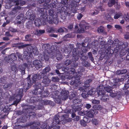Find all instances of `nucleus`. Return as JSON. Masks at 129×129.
<instances>
[{"mask_svg":"<svg viewBox=\"0 0 129 129\" xmlns=\"http://www.w3.org/2000/svg\"><path fill=\"white\" fill-rule=\"evenodd\" d=\"M5 60L10 64L13 63L14 61L17 59L16 54L12 53L8 56H6L5 58Z\"/></svg>","mask_w":129,"mask_h":129,"instance_id":"nucleus-6","label":"nucleus"},{"mask_svg":"<svg viewBox=\"0 0 129 129\" xmlns=\"http://www.w3.org/2000/svg\"><path fill=\"white\" fill-rule=\"evenodd\" d=\"M72 62V61L71 60L68 59L64 61V64L66 66H68Z\"/></svg>","mask_w":129,"mask_h":129,"instance_id":"nucleus-42","label":"nucleus"},{"mask_svg":"<svg viewBox=\"0 0 129 129\" xmlns=\"http://www.w3.org/2000/svg\"><path fill=\"white\" fill-rule=\"evenodd\" d=\"M27 118L25 116H23L22 117H21L20 118V120L19 121L20 122H21L24 123L27 120Z\"/></svg>","mask_w":129,"mask_h":129,"instance_id":"nucleus-33","label":"nucleus"},{"mask_svg":"<svg viewBox=\"0 0 129 129\" xmlns=\"http://www.w3.org/2000/svg\"><path fill=\"white\" fill-rule=\"evenodd\" d=\"M124 19L127 22H129V15L128 13H127L126 15H124Z\"/></svg>","mask_w":129,"mask_h":129,"instance_id":"nucleus-60","label":"nucleus"},{"mask_svg":"<svg viewBox=\"0 0 129 129\" xmlns=\"http://www.w3.org/2000/svg\"><path fill=\"white\" fill-rule=\"evenodd\" d=\"M95 89L94 88L91 89L87 92L89 95H92L95 93Z\"/></svg>","mask_w":129,"mask_h":129,"instance_id":"nucleus-36","label":"nucleus"},{"mask_svg":"<svg viewBox=\"0 0 129 129\" xmlns=\"http://www.w3.org/2000/svg\"><path fill=\"white\" fill-rule=\"evenodd\" d=\"M60 116L58 115H56L53 119V122L55 124H60L62 123L61 121H60L59 119Z\"/></svg>","mask_w":129,"mask_h":129,"instance_id":"nucleus-16","label":"nucleus"},{"mask_svg":"<svg viewBox=\"0 0 129 129\" xmlns=\"http://www.w3.org/2000/svg\"><path fill=\"white\" fill-rule=\"evenodd\" d=\"M37 35H39L40 34H42L45 33V31L44 30H37Z\"/></svg>","mask_w":129,"mask_h":129,"instance_id":"nucleus-56","label":"nucleus"},{"mask_svg":"<svg viewBox=\"0 0 129 129\" xmlns=\"http://www.w3.org/2000/svg\"><path fill=\"white\" fill-rule=\"evenodd\" d=\"M95 109H91L88 112L89 116L92 118L94 117V114L95 115L97 113V112H96V110H100L102 109L101 106L98 105H96L94 106Z\"/></svg>","mask_w":129,"mask_h":129,"instance_id":"nucleus-7","label":"nucleus"},{"mask_svg":"<svg viewBox=\"0 0 129 129\" xmlns=\"http://www.w3.org/2000/svg\"><path fill=\"white\" fill-rule=\"evenodd\" d=\"M45 17V19L44 20H45V21H46V20H47L48 21V22L49 23L51 24H53V16H50L49 17V18L48 19V18L47 16Z\"/></svg>","mask_w":129,"mask_h":129,"instance_id":"nucleus-30","label":"nucleus"},{"mask_svg":"<svg viewBox=\"0 0 129 129\" xmlns=\"http://www.w3.org/2000/svg\"><path fill=\"white\" fill-rule=\"evenodd\" d=\"M65 5H64L61 7L60 11L61 12H65L66 11V10L67 9V7Z\"/></svg>","mask_w":129,"mask_h":129,"instance_id":"nucleus-62","label":"nucleus"},{"mask_svg":"<svg viewBox=\"0 0 129 129\" xmlns=\"http://www.w3.org/2000/svg\"><path fill=\"white\" fill-rule=\"evenodd\" d=\"M117 2H118V0H109L108 4V6L111 7L115 5Z\"/></svg>","mask_w":129,"mask_h":129,"instance_id":"nucleus-27","label":"nucleus"},{"mask_svg":"<svg viewBox=\"0 0 129 129\" xmlns=\"http://www.w3.org/2000/svg\"><path fill=\"white\" fill-rule=\"evenodd\" d=\"M106 17L107 19L109 21L111 22H113L114 21V19L113 18L111 17L110 16L108 15H107Z\"/></svg>","mask_w":129,"mask_h":129,"instance_id":"nucleus-46","label":"nucleus"},{"mask_svg":"<svg viewBox=\"0 0 129 129\" xmlns=\"http://www.w3.org/2000/svg\"><path fill=\"white\" fill-rule=\"evenodd\" d=\"M60 126L58 125H55V126H50L49 125L47 124L44 125L43 126V129H59Z\"/></svg>","mask_w":129,"mask_h":129,"instance_id":"nucleus-18","label":"nucleus"},{"mask_svg":"<svg viewBox=\"0 0 129 129\" xmlns=\"http://www.w3.org/2000/svg\"><path fill=\"white\" fill-rule=\"evenodd\" d=\"M85 29L82 27H80L78 28V31L79 33H83L85 31Z\"/></svg>","mask_w":129,"mask_h":129,"instance_id":"nucleus-61","label":"nucleus"},{"mask_svg":"<svg viewBox=\"0 0 129 129\" xmlns=\"http://www.w3.org/2000/svg\"><path fill=\"white\" fill-rule=\"evenodd\" d=\"M25 39L26 41H31L33 40L32 37L30 34L26 35L25 36Z\"/></svg>","mask_w":129,"mask_h":129,"instance_id":"nucleus-29","label":"nucleus"},{"mask_svg":"<svg viewBox=\"0 0 129 129\" xmlns=\"http://www.w3.org/2000/svg\"><path fill=\"white\" fill-rule=\"evenodd\" d=\"M80 101L79 99H74L73 101V103L74 104H79L80 103Z\"/></svg>","mask_w":129,"mask_h":129,"instance_id":"nucleus-54","label":"nucleus"},{"mask_svg":"<svg viewBox=\"0 0 129 129\" xmlns=\"http://www.w3.org/2000/svg\"><path fill=\"white\" fill-rule=\"evenodd\" d=\"M85 71V68L82 66H80L79 67L77 70V72L80 75H82V73L84 72Z\"/></svg>","mask_w":129,"mask_h":129,"instance_id":"nucleus-32","label":"nucleus"},{"mask_svg":"<svg viewBox=\"0 0 129 129\" xmlns=\"http://www.w3.org/2000/svg\"><path fill=\"white\" fill-rule=\"evenodd\" d=\"M79 80L76 79L74 81H72L70 82V84L71 85H72L73 88L75 89L77 88L78 86Z\"/></svg>","mask_w":129,"mask_h":129,"instance_id":"nucleus-19","label":"nucleus"},{"mask_svg":"<svg viewBox=\"0 0 129 129\" xmlns=\"http://www.w3.org/2000/svg\"><path fill=\"white\" fill-rule=\"evenodd\" d=\"M80 49H78L77 48H75L73 49L72 52V55H79V56L80 57H82V56H81V55H79V52H80Z\"/></svg>","mask_w":129,"mask_h":129,"instance_id":"nucleus-24","label":"nucleus"},{"mask_svg":"<svg viewBox=\"0 0 129 129\" xmlns=\"http://www.w3.org/2000/svg\"><path fill=\"white\" fill-rule=\"evenodd\" d=\"M110 93L109 95L111 97L114 98L117 95V93L116 92H115V91H114L112 90V92Z\"/></svg>","mask_w":129,"mask_h":129,"instance_id":"nucleus-51","label":"nucleus"},{"mask_svg":"<svg viewBox=\"0 0 129 129\" xmlns=\"http://www.w3.org/2000/svg\"><path fill=\"white\" fill-rule=\"evenodd\" d=\"M40 125V122H35L32 121L28 123H26L25 125L22 124L21 126L22 128H24L33 125V126H31L32 127L33 126V128L34 129L35 128V129H36V128L39 126Z\"/></svg>","mask_w":129,"mask_h":129,"instance_id":"nucleus-8","label":"nucleus"},{"mask_svg":"<svg viewBox=\"0 0 129 129\" xmlns=\"http://www.w3.org/2000/svg\"><path fill=\"white\" fill-rule=\"evenodd\" d=\"M13 83L9 82L8 83H5L3 86V88L4 89L6 90L9 89L12 87Z\"/></svg>","mask_w":129,"mask_h":129,"instance_id":"nucleus-20","label":"nucleus"},{"mask_svg":"<svg viewBox=\"0 0 129 129\" xmlns=\"http://www.w3.org/2000/svg\"><path fill=\"white\" fill-rule=\"evenodd\" d=\"M7 77L5 75L1 77L0 78V82L2 84L5 83L7 82Z\"/></svg>","mask_w":129,"mask_h":129,"instance_id":"nucleus-28","label":"nucleus"},{"mask_svg":"<svg viewBox=\"0 0 129 129\" xmlns=\"http://www.w3.org/2000/svg\"><path fill=\"white\" fill-rule=\"evenodd\" d=\"M85 44L84 42L82 43V44L79 43L77 44V47L79 49H80V51L79 54V55H81V56L83 57L84 54L83 53L86 52L88 50V47L85 46Z\"/></svg>","mask_w":129,"mask_h":129,"instance_id":"nucleus-5","label":"nucleus"},{"mask_svg":"<svg viewBox=\"0 0 129 129\" xmlns=\"http://www.w3.org/2000/svg\"><path fill=\"white\" fill-rule=\"evenodd\" d=\"M49 47V45L47 44H45L42 46V47L44 50H46Z\"/></svg>","mask_w":129,"mask_h":129,"instance_id":"nucleus-64","label":"nucleus"},{"mask_svg":"<svg viewBox=\"0 0 129 129\" xmlns=\"http://www.w3.org/2000/svg\"><path fill=\"white\" fill-rule=\"evenodd\" d=\"M42 104L45 105H50L52 103V101L46 100H43L42 101Z\"/></svg>","mask_w":129,"mask_h":129,"instance_id":"nucleus-34","label":"nucleus"},{"mask_svg":"<svg viewBox=\"0 0 129 129\" xmlns=\"http://www.w3.org/2000/svg\"><path fill=\"white\" fill-rule=\"evenodd\" d=\"M32 51L34 54L35 55H37L39 54V52L37 49L36 48H33Z\"/></svg>","mask_w":129,"mask_h":129,"instance_id":"nucleus-49","label":"nucleus"},{"mask_svg":"<svg viewBox=\"0 0 129 129\" xmlns=\"http://www.w3.org/2000/svg\"><path fill=\"white\" fill-rule=\"evenodd\" d=\"M63 71H64L65 73H68V74L70 75V74H71L70 73L69 71L71 70V68L70 69L68 67H63L62 69Z\"/></svg>","mask_w":129,"mask_h":129,"instance_id":"nucleus-37","label":"nucleus"},{"mask_svg":"<svg viewBox=\"0 0 129 129\" xmlns=\"http://www.w3.org/2000/svg\"><path fill=\"white\" fill-rule=\"evenodd\" d=\"M69 92L68 90H62L61 92V98L62 100H66L68 97Z\"/></svg>","mask_w":129,"mask_h":129,"instance_id":"nucleus-12","label":"nucleus"},{"mask_svg":"<svg viewBox=\"0 0 129 129\" xmlns=\"http://www.w3.org/2000/svg\"><path fill=\"white\" fill-rule=\"evenodd\" d=\"M35 83L36 84L34 86V88L32 90V93L35 95H39L42 98L48 97L49 94V91L47 90L43 91L41 88V83Z\"/></svg>","mask_w":129,"mask_h":129,"instance_id":"nucleus-2","label":"nucleus"},{"mask_svg":"<svg viewBox=\"0 0 129 129\" xmlns=\"http://www.w3.org/2000/svg\"><path fill=\"white\" fill-rule=\"evenodd\" d=\"M82 65L85 67L88 68L90 66V64L84 59L83 60L81 63Z\"/></svg>","mask_w":129,"mask_h":129,"instance_id":"nucleus-31","label":"nucleus"},{"mask_svg":"<svg viewBox=\"0 0 129 129\" xmlns=\"http://www.w3.org/2000/svg\"><path fill=\"white\" fill-rule=\"evenodd\" d=\"M91 122L93 124L96 126L99 124V121L97 119L94 118L92 120Z\"/></svg>","mask_w":129,"mask_h":129,"instance_id":"nucleus-44","label":"nucleus"},{"mask_svg":"<svg viewBox=\"0 0 129 129\" xmlns=\"http://www.w3.org/2000/svg\"><path fill=\"white\" fill-rule=\"evenodd\" d=\"M78 90H74L70 94L69 97V99L70 100L75 99V98L77 95Z\"/></svg>","mask_w":129,"mask_h":129,"instance_id":"nucleus-22","label":"nucleus"},{"mask_svg":"<svg viewBox=\"0 0 129 129\" xmlns=\"http://www.w3.org/2000/svg\"><path fill=\"white\" fill-rule=\"evenodd\" d=\"M42 81V82L45 84V86H48L49 84L50 83L51 80L50 79L46 76H44Z\"/></svg>","mask_w":129,"mask_h":129,"instance_id":"nucleus-14","label":"nucleus"},{"mask_svg":"<svg viewBox=\"0 0 129 129\" xmlns=\"http://www.w3.org/2000/svg\"><path fill=\"white\" fill-rule=\"evenodd\" d=\"M116 4L115 5L114 7L116 10L119 9L120 8V3H118V2L116 3Z\"/></svg>","mask_w":129,"mask_h":129,"instance_id":"nucleus-57","label":"nucleus"},{"mask_svg":"<svg viewBox=\"0 0 129 129\" xmlns=\"http://www.w3.org/2000/svg\"><path fill=\"white\" fill-rule=\"evenodd\" d=\"M18 1V0H7L8 4L11 6L14 5L15 3Z\"/></svg>","mask_w":129,"mask_h":129,"instance_id":"nucleus-41","label":"nucleus"},{"mask_svg":"<svg viewBox=\"0 0 129 129\" xmlns=\"http://www.w3.org/2000/svg\"><path fill=\"white\" fill-rule=\"evenodd\" d=\"M28 66V64L26 63H25L23 64H22L19 66L21 74L23 75L25 74V69Z\"/></svg>","mask_w":129,"mask_h":129,"instance_id":"nucleus-13","label":"nucleus"},{"mask_svg":"<svg viewBox=\"0 0 129 129\" xmlns=\"http://www.w3.org/2000/svg\"><path fill=\"white\" fill-rule=\"evenodd\" d=\"M59 20L58 19L57 17H54L53 18V23H54L55 24H57Z\"/></svg>","mask_w":129,"mask_h":129,"instance_id":"nucleus-53","label":"nucleus"},{"mask_svg":"<svg viewBox=\"0 0 129 129\" xmlns=\"http://www.w3.org/2000/svg\"><path fill=\"white\" fill-rule=\"evenodd\" d=\"M44 53L42 54H40L38 56L39 59L43 61L44 60L45 55Z\"/></svg>","mask_w":129,"mask_h":129,"instance_id":"nucleus-45","label":"nucleus"},{"mask_svg":"<svg viewBox=\"0 0 129 129\" xmlns=\"http://www.w3.org/2000/svg\"><path fill=\"white\" fill-rule=\"evenodd\" d=\"M24 17V15L23 14H20L17 16L16 18L17 23L19 24H20L21 21L23 19Z\"/></svg>","mask_w":129,"mask_h":129,"instance_id":"nucleus-21","label":"nucleus"},{"mask_svg":"<svg viewBox=\"0 0 129 129\" xmlns=\"http://www.w3.org/2000/svg\"><path fill=\"white\" fill-rule=\"evenodd\" d=\"M73 57L72 58V61L73 62H74L77 61L78 59L79 55H72Z\"/></svg>","mask_w":129,"mask_h":129,"instance_id":"nucleus-43","label":"nucleus"},{"mask_svg":"<svg viewBox=\"0 0 129 129\" xmlns=\"http://www.w3.org/2000/svg\"><path fill=\"white\" fill-rule=\"evenodd\" d=\"M17 56L18 57L19 59H23V55L21 54L20 53L18 52H16V54Z\"/></svg>","mask_w":129,"mask_h":129,"instance_id":"nucleus-52","label":"nucleus"},{"mask_svg":"<svg viewBox=\"0 0 129 129\" xmlns=\"http://www.w3.org/2000/svg\"><path fill=\"white\" fill-rule=\"evenodd\" d=\"M22 8L20 6H15L13 8L12 11L10 12V14L12 15L15 14L16 13L20 12V11L22 10Z\"/></svg>","mask_w":129,"mask_h":129,"instance_id":"nucleus-10","label":"nucleus"},{"mask_svg":"<svg viewBox=\"0 0 129 129\" xmlns=\"http://www.w3.org/2000/svg\"><path fill=\"white\" fill-rule=\"evenodd\" d=\"M70 4L71 5L72 7H77L78 6L79 4L74 1V0H71V3Z\"/></svg>","mask_w":129,"mask_h":129,"instance_id":"nucleus-47","label":"nucleus"},{"mask_svg":"<svg viewBox=\"0 0 129 129\" xmlns=\"http://www.w3.org/2000/svg\"><path fill=\"white\" fill-rule=\"evenodd\" d=\"M25 15L27 18L31 20H34L35 19V16L33 14L32 12L28 11L26 12Z\"/></svg>","mask_w":129,"mask_h":129,"instance_id":"nucleus-15","label":"nucleus"},{"mask_svg":"<svg viewBox=\"0 0 129 129\" xmlns=\"http://www.w3.org/2000/svg\"><path fill=\"white\" fill-rule=\"evenodd\" d=\"M39 96L36 95L31 97L29 100L30 103H34L38 102L39 100Z\"/></svg>","mask_w":129,"mask_h":129,"instance_id":"nucleus-17","label":"nucleus"},{"mask_svg":"<svg viewBox=\"0 0 129 129\" xmlns=\"http://www.w3.org/2000/svg\"><path fill=\"white\" fill-rule=\"evenodd\" d=\"M29 54L27 51H25L24 52V55H23V57L26 59H28L29 58Z\"/></svg>","mask_w":129,"mask_h":129,"instance_id":"nucleus-55","label":"nucleus"},{"mask_svg":"<svg viewBox=\"0 0 129 129\" xmlns=\"http://www.w3.org/2000/svg\"><path fill=\"white\" fill-rule=\"evenodd\" d=\"M57 3V0H53L52 1V3L50 5L46 3H44V5L45 6L44 8L48 9L50 7L51 9L55 8L56 7V4Z\"/></svg>","mask_w":129,"mask_h":129,"instance_id":"nucleus-9","label":"nucleus"},{"mask_svg":"<svg viewBox=\"0 0 129 129\" xmlns=\"http://www.w3.org/2000/svg\"><path fill=\"white\" fill-rule=\"evenodd\" d=\"M48 12L50 16H54V12L53 9H50L49 10Z\"/></svg>","mask_w":129,"mask_h":129,"instance_id":"nucleus-50","label":"nucleus"},{"mask_svg":"<svg viewBox=\"0 0 129 129\" xmlns=\"http://www.w3.org/2000/svg\"><path fill=\"white\" fill-rule=\"evenodd\" d=\"M74 109L75 111H80L81 110V108L79 105L75 106L73 108Z\"/></svg>","mask_w":129,"mask_h":129,"instance_id":"nucleus-48","label":"nucleus"},{"mask_svg":"<svg viewBox=\"0 0 129 129\" xmlns=\"http://www.w3.org/2000/svg\"><path fill=\"white\" fill-rule=\"evenodd\" d=\"M51 70L50 66H48L42 70V73L38 74H36L34 75L32 78V80L30 79V76L28 77L25 79L23 83L22 84L23 85V88L26 90H28L31 86L33 83H35L36 81L40 80L41 78H43L44 76H46L48 73Z\"/></svg>","mask_w":129,"mask_h":129,"instance_id":"nucleus-1","label":"nucleus"},{"mask_svg":"<svg viewBox=\"0 0 129 129\" xmlns=\"http://www.w3.org/2000/svg\"><path fill=\"white\" fill-rule=\"evenodd\" d=\"M101 96L102 97L101 99L103 101L106 102L109 100V96L108 95L105 94L104 95Z\"/></svg>","mask_w":129,"mask_h":129,"instance_id":"nucleus-25","label":"nucleus"},{"mask_svg":"<svg viewBox=\"0 0 129 129\" xmlns=\"http://www.w3.org/2000/svg\"><path fill=\"white\" fill-rule=\"evenodd\" d=\"M33 64L37 70L41 68L42 66L41 61L39 60H34L33 61Z\"/></svg>","mask_w":129,"mask_h":129,"instance_id":"nucleus-11","label":"nucleus"},{"mask_svg":"<svg viewBox=\"0 0 129 129\" xmlns=\"http://www.w3.org/2000/svg\"><path fill=\"white\" fill-rule=\"evenodd\" d=\"M100 89L98 92V95H104L106 93V91L110 93L112 92V90L110 87H104L102 85H100L99 86Z\"/></svg>","mask_w":129,"mask_h":129,"instance_id":"nucleus-4","label":"nucleus"},{"mask_svg":"<svg viewBox=\"0 0 129 129\" xmlns=\"http://www.w3.org/2000/svg\"><path fill=\"white\" fill-rule=\"evenodd\" d=\"M114 43L113 41L111 39L109 40L107 43V48H106V52L107 53H109L112 54H113L114 51L116 53L118 52L120 50L119 46H116L115 48H114L113 45H114Z\"/></svg>","mask_w":129,"mask_h":129,"instance_id":"nucleus-3","label":"nucleus"},{"mask_svg":"<svg viewBox=\"0 0 129 129\" xmlns=\"http://www.w3.org/2000/svg\"><path fill=\"white\" fill-rule=\"evenodd\" d=\"M88 54L89 59L91 61H93L94 60V59L92 56L91 52H89Z\"/></svg>","mask_w":129,"mask_h":129,"instance_id":"nucleus-58","label":"nucleus"},{"mask_svg":"<svg viewBox=\"0 0 129 129\" xmlns=\"http://www.w3.org/2000/svg\"><path fill=\"white\" fill-rule=\"evenodd\" d=\"M86 22L84 21H81L79 24L80 27H82L83 28L85 29L87 26L86 24Z\"/></svg>","mask_w":129,"mask_h":129,"instance_id":"nucleus-35","label":"nucleus"},{"mask_svg":"<svg viewBox=\"0 0 129 129\" xmlns=\"http://www.w3.org/2000/svg\"><path fill=\"white\" fill-rule=\"evenodd\" d=\"M41 22L39 19H36L34 22V23L36 26H39L40 25Z\"/></svg>","mask_w":129,"mask_h":129,"instance_id":"nucleus-38","label":"nucleus"},{"mask_svg":"<svg viewBox=\"0 0 129 129\" xmlns=\"http://www.w3.org/2000/svg\"><path fill=\"white\" fill-rule=\"evenodd\" d=\"M73 66L74 67L73 68H71V69L70 71V73L71 74H73L75 73V69L76 68V67L78 66V63L77 62H75L74 64H73Z\"/></svg>","mask_w":129,"mask_h":129,"instance_id":"nucleus-26","label":"nucleus"},{"mask_svg":"<svg viewBox=\"0 0 129 129\" xmlns=\"http://www.w3.org/2000/svg\"><path fill=\"white\" fill-rule=\"evenodd\" d=\"M121 13H116L114 16V18L115 19H118L121 15Z\"/></svg>","mask_w":129,"mask_h":129,"instance_id":"nucleus-59","label":"nucleus"},{"mask_svg":"<svg viewBox=\"0 0 129 129\" xmlns=\"http://www.w3.org/2000/svg\"><path fill=\"white\" fill-rule=\"evenodd\" d=\"M43 6H44V8H39L38 9V10L39 12L41 13L42 14H43V16H42L43 17L44 16L43 14L44 13V9L46 10L48 9L44 8L45 7V6L44 5V4Z\"/></svg>","mask_w":129,"mask_h":129,"instance_id":"nucleus-40","label":"nucleus"},{"mask_svg":"<svg viewBox=\"0 0 129 129\" xmlns=\"http://www.w3.org/2000/svg\"><path fill=\"white\" fill-rule=\"evenodd\" d=\"M80 123L82 126H85L87 125L86 121L84 120H80Z\"/></svg>","mask_w":129,"mask_h":129,"instance_id":"nucleus-63","label":"nucleus"},{"mask_svg":"<svg viewBox=\"0 0 129 129\" xmlns=\"http://www.w3.org/2000/svg\"><path fill=\"white\" fill-rule=\"evenodd\" d=\"M93 80L92 78L89 79L87 80L85 82V85L86 87H88L90 85L89 83L91 82Z\"/></svg>","mask_w":129,"mask_h":129,"instance_id":"nucleus-39","label":"nucleus"},{"mask_svg":"<svg viewBox=\"0 0 129 129\" xmlns=\"http://www.w3.org/2000/svg\"><path fill=\"white\" fill-rule=\"evenodd\" d=\"M23 95V89L22 88H20L18 90L16 96L17 98H19L20 100H21Z\"/></svg>","mask_w":129,"mask_h":129,"instance_id":"nucleus-23","label":"nucleus"}]
</instances>
